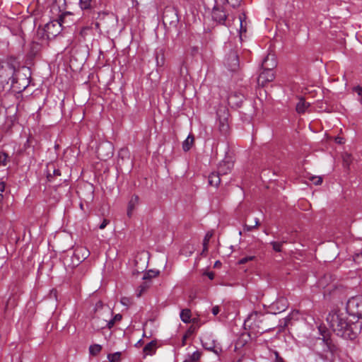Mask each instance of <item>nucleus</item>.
I'll list each match as a JSON object with an SVG mask.
<instances>
[{
	"instance_id": "f257e3e1",
	"label": "nucleus",
	"mask_w": 362,
	"mask_h": 362,
	"mask_svg": "<svg viewBox=\"0 0 362 362\" xmlns=\"http://www.w3.org/2000/svg\"><path fill=\"white\" fill-rule=\"evenodd\" d=\"M327 321L332 331L345 339H354L361 330V325L349 320L346 314L341 313H329Z\"/></svg>"
},
{
	"instance_id": "f03ea898",
	"label": "nucleus",
	"mask_w": 362,
	"mask_h": 362,
	"mask_svg": "<svg viewBox=\"0 0 362 362\" xmlns=\"http://www.w3.org/2000/svg\"><path fill=\"white\" fill-rule=\"evenodd\" d=\"M264 69L259 74L257 82L259 85L264 86L267 83L274 79L273 69L276 66V62L274 55H267L262 62Z\"/></svg>"
},
{
	"instance_id": "7ed1b4c3",
	"label": "nucleus",
	"mask_w": 362,
	"mask_h": 362,
	"mask_svg": "<svg viewBox=\"0 0 362 362\" xmlns=\"http://www.w3.org/2000/svg\"><path fill=\"white\" fill-rule=\"evenodd\" d=\"M322 337L323 338L321 341V345L322 346L321 358L327 360H334L336 356H339V349L331 339L327 338L324 334H322Z\"/></svg>"
},
{
	"instance_id": "20e7f679",
	"label": "nucleus",
	"mask_w": 362,
	"mask_h": 362,
	"mask_svg": "<svg viewBox=\"0 0 362 362\" xmlns=\"http://www.w3.org/2000/svg\"><path fill=\"white\" fill-rule=\"evenodd\" d=\"M15 68L9 63H0V81L6 83L11 81L13 86L16 81L14 77Z\"/></svg>"
},
{
	"instance_id": "39448f33",
	"label": "nucleus",
	"mask_w": 362,
	"mask_h": 362,
	"mask_svg": "<svg viewBox=\"0 0 362 362\" xmlns=\"http://www.w3.org/2000/svg\"><path fill=\"white\" fill-rule=\"evenodd\" d=\"M346 310L350 315L362 317V297L355 296L346 303Z\"/></svg>"
},
{
	"instance_id": "423d86ee",
	"label": "nucleus",
	"mask_w": 362,
	"mask_h": 362,
	"mask_svg": "<svg viewBox=\"0 0 362 362\" xmlns=\"http://www.w3.org/2000/svg\"><path fill=\"white\" fill-rule=\"evenodd\" d=\"M71 14L69 13H65L60 16L59 20L52 21L46 24L45 30L48 33L52 35H56L57 33H59V28L67 23L66 18L69 17Z\"/></svg>"
},
{
	"instance_id": "0eeeda50",
	"label": "nucleus",
	"mask_w": 362,
	"mask_h": 362,
	"mask_svg": "<svg viewBox=\"0 0 362 362\" xmlns=\"http://www.w3.org/2000/svg\"><path fill=\"white\" fill-rule=\"evenodd\" d=\"M262 315L258 312H252L247 318L245 320V326L249 327L250 329L255 330L257 328H259V323L262 322L261 317Z\"/></svg>"
},
{
	"instance_id": "6e6552de",
	"label": "nucleus",
	"mask_w": 362,
	"mask_h": 362,
	"mask_svg": "<svg viewBox=\"0 0 362 362\" xmlns=\"http://www.w3.org/2000/svg\"><path fill=\"white\" fill-rule=\"evenodd\" d=\"M244 98V95L240 93H232L228 98V104L232 107H240L243 103Z\"/></svg>"
},
{
	"instance_id": "1a4fd4ad",
	"label": "nucleus",
	"mask_w": 362,
	"mask_h": 362,
	"mask_svg": "<svg viewBox=\"0 0 362 362\" xmlns=\"http://www.w3.org/2000/svg\"><path fill=\"white\" fill-rule=\"evenodd\" d=\"M233 168V163L229 160H224L219 163L217 172L221 175H227L230 173Z\"/></svg>"
},
{
	"instance_id": "9d476101",
	"label": "nucleus",
	"mask_w": 362,
	"mask_h": 362,
	"mask_svg": "<svg viewBox=\"0 0 362 362\" xmlns=\"http://www.w3.org/2000/svg\"><path fill=\"white\" fill-rule=\"evenodd\" d=\"M218 6L219 5L216 4L212 11V18L219 23L224 24L226 20V14L223 10L220 9Z\"/></svg>"
},
{
	"instance_id": "9b49d317",
	"label": "nucleus",
	"mask_w": 362,
	"mask_h": 362,
	"mask_svg": "<svg viewBox=\"0 0 362 362\" xmlns=\"http://www.w3.org/2000/svg\"><path fill=\"white\" fill-rule=\"evenodd\" d=\"M269 308L274 313L283 312L287 308L286 300L284 298H279L276 302L273 303Z\"/></svg>"
},
{
	"instance_id": "f8f14e48",
	"label": "nucleus",
	"mask_w": 362,
	"mask_h": 362,
	"mask_svg": "<svg viewBox=\"0 0 362 362\" xmlns=\"http://www.w3.org/2000/svg\"><path fill=\"white\" fill-rule=\"evenodd\" d=\"M91 325L94 329L99 331L107 327V320L100 319L99 317H95L92 320Z\"/></svg>"
},
{
	"instance_id": "ddd939ff",
	"label": "nucleus",
	"mask_w": 362,
	"mask_h": 362,
	"mask_svg": "<svg viewBox=\"0 0 362 362\" xmlns=\"http://www.w3.org/2000/svg\"><path fill=\"white\" fill-rule=\"evenodd\" d=\"M228 60L230 62L227 63V65L230 70L235 71L238 66V55L235 52H231L229 55Z\"/></svg>"
},
{
	"instance_id": "4468645a",
	"label": "nucleus",
	"mask_w": 362,
	"mask_h": 362,
	"mask_svg": "<svg viewBox=\"0 0 362 362\" xmlns=\"http://www.w3.org/2000/svg\"><path fill=\"white\" fill-rule=\"evenodd\" d=\"M221 176L217 171L211 173L209 176V184L214 187H218L221 183Z\"/></svg>"
},
{
	"instance_id": "2eb2a0df",
	"label": "nucleus",
	"mask_w": 362,
	"mask_h": 362,
	"mask_svg": "<svg viewBox=\"0 0 362 362\" xmlns=\"http://www.w3.org/2000/svg\"><path fill=\"white\" fill-rule=\"evenodd\" d=\"M139 203V197L136 195H133L128 204V208H127V216L129 217L132 216V212L134 209H135L136 206Z\"/></svg>"
},
{
	"instance_id": "dca6fc26",
	"label": "nucleus",
	"mask_w": 362,
	"mask_h": 362,
	"mask_svg": "<svg viewBox=\"0 0 362 362\" xmlns=\"http://www.w3.org/2000/svg\"><path fill=\"white\" fill-rule=\"evenodd\" d=\"M156 341H151L144 347L143 352L145 356L153 355V354L156 353Z\"/></svg>"
},
{
	"instance_id": "f3484780",
	"label": "nucleus",
	"mask_w": 362,
	"mask_h": 362,
	"mask_svg": "<svg viewBox=\"0 0 362 362\" xmlns=\"http://www.w3.org/2000/svg\"><path fill=\"white\" fill-rule=\"evenodd\" d=\"M194 142V137L192 134H189L187 139L182 143V149L184 151H188Z\"/></svg>"
},
{
	"instance_id": "a211bd4d",
	"label": "nucleus",
	"mask_w": 362,
	"mask_h": 362,
	"mask_svg": "<svg viewBox=\"0 0 362 362\" xmlns=\"http://www.w3.org/2000/svg\"><path fill=\"white\" fill-rule=\"evenodd\" d=\"M309 105L310 104L308 103H306L303 98H301L296 104V111L300 114L304 113Z\"/></svg>"
},
{
	"instance_id": "6ab92c4d",
	"label": "nucleus",
	"mask_w": 362,
	"mask_h": 362,
	"mask_svg": "<svg viewBox=\"0 0 362 362\" xmlns=\"http://www.w3.org/2000/svg\"><path fill=\"white\" fill-rule=\"evenodd\" d=\"M203 346L205 347L206 349L212 351L214 353H215L216 355H219L220 353L222 351V349L219 346H216L214 343L208 344L207 342H204L202 341Z\"/></svg>"
},
{
	"instance_id": "aec40b11",
	"label": "nucleus",
	"mask_w": 362,
	"mask_h": 362,
	"mask_svg": "<svg viewBox=\"0 0 362 362\" xmlns=\"http://www.w3.org/2000/svg\"><path fill=\"white\" fill-rule=\"evenodd\" d=\"M215 2L217 5L223 4L226 2L233 8H236L240 6L241 0H215Z\"/></svg>"
},
{
	"instance_id": "412c9836",
	"label": "nucleus",
	"mask_w": 362,
	"mask_h": 362,
	"mask_svg": "<svg viewBox=\"0 0 362 362\" xmlns=\"http://www.w3.org/2000/svg\"><path fill=\"white\" fill-rule=\"evenodd\" d=\"M102 351V346L98 344L90 345L89 347V354L93 356H96Z\"/></svg>"
},
{
	"instance_id": "4be33fe9",
	"label": "nucleus",
	"mask_w": 362,
	"mask_h": 362,
	"mask_svg": "<svg viewBox=\"0 0 362 362\" xmlns=\"http://www.w3.org/2000/svg\"><path fill=\"white\" fill-rule=\"evenodd\" d=\"M191 311L189 309H183L180 313V318L185 323L190 322Z\"/></svg>"
},
{
	"instance_id": "5701e85b",
	"label": "nucleus",
	"mask_w": 362,
	"mask_h": 362,
	"mask_svg": "<svg viewBox=\"0 0 362 362\" xmlns=\"http://www.w3.org/2000/svg\"><path fill=\"white\" fill-rule=\"evenodd\" d=\"M213 236V232L211 231H209L206 233L204 238V240H203V251H202V253L205 252H207L208 250V245H209V240L211 238V237Z\"/></svg>"
},
{
	"instance_id": "b1692460",
	"label": "nucleus",
	"mask_w": 362,
	"mask_h": 362,
	"mask_svg": "<svg viewBox=\"0 0 362 362\" xmlns=\"http://www.w3.org/2000/svg\"><path fill=\"white\" fill-rule=\"evenodd\" d=\"M169 13H172L173 15V18L175 20V21H177V16L173 8H165L164 13H163V18L165 20H168Z\"/></svg>"
},
{
	"instance_id": "393cba45",
	"label": "nucleus",
	"mask_w": 362,
	"mask_h": 362,
	"mask_svg": "<svg viewBox=\"0 0 362 362\" xmlns=\"http://www.w3.org/2000/svg\"><path fill=\"white\" fill-rule=\"evenodd\" d=\"M121 357L120 352H115L107 355V358L110 362H119Z\"/></svg>"
},
{
	"instance_id": "a878e982",
	"label": "nucleus",
	"mask_w": 362,
	"mask_h": 362,
	"mask_svg": "<svg viewBox=\"0 0 362 362\" xmlns=\"http://www.w3.org/2000/svg\"><path fill=\"white\" fill-rule=\"evenodd\" d=\"M92 0H80L79 4L82 10L90 9L91 8Z\"/></svg>"
},
{
	"instance_id": "bb28decb",
	"label": "nucleus",
	"mask_w": 362,
	"mask_h": 362,
	"mask_svg": "<svg viewBox=\"0 0 362 362\" xmlns=\"http://www.w3.org/2000/svg\"><path fill=\"white\" fill-rule=\"evenodd\" d=\"M286 241H282V242H275V241H273L271 243V245H272V247H273V250L276 252H281V247L284 245V243H286Z\"/></svg>"
},
{
	"instance_id": "cd10ccee",
	"label": "nucleus",
	"mask_w": 362,
	"mask_h": 362,
	"mask_svg": "<svg viewBox=\"0 0 362 362\" xmlns=\"http://www.w3.org/2000/svg\"><path fill=\"white\" fill-rule=\"evenodd\" d=\"M228 129V124L227 123L226 119L224 118L223 119H220V125H219V129L221 132L226 133L227 132Z\"/></svg>"
},
{
	"instance_id": "c85d7f7f",
	"label": "nucleus",
	"mask_w": 362,
	"mask_h": 362,
	"mask_svg": "<svg viewBox=\"0 0 362 362\" xmlns=\"http://www.w3.org/2000/svg\"><path fill=\"white\" fill-rule=\"evenodd\" d=\"M8 160V155L4 152H0V166H6Z\"/></svg>"
},
{
	"instance_id": "c756f323",
	"label": "nucleus",
	"mask_w": 362,
	"mask_h": 362,
	"mask_svg": "<svg viewBox=\"0 0 362 362\" xmlns=\"http://www.w3.org/2000/svg\"><path fill=\"white\" fill-rule=\"evenodd\" d=\"M308 179L315 185H320L322 182V178L320 176H310Z\"/></svg>"
},
{
	"instance_id": "7c9ffc66",
	"label": "nucleus",
	"mask_w": 362,
	"mask_h": 362,
	"mask_svg": "<svg viewBox=\"0 0 362 362\" xmlns=\"http://www.w3.org/2000/svg\"><path fill=\"white\" fill-rule=\"evenodd\" d=\"M159 274L158 271L149 270L143 277L144 279H151L156 277Z\"/></svg>"
},
{
	"instance_id": "2f4dec72",
	"label": "nucleus",
	"mask_w": 362,
	"mask_h": 362,
	"mask_svg": "<svg viewBox=\"0 0 362 362\" xmlns=\"http://www.w3.org/2000/svg\"><path fill=\"white\" fill-rule=\"evenodd\" d=\"M75 252H76V255H78L80 253H81V254H82V257H83V259H86V258L88 256V255H89L88 251V250H86V249H84V248H82V247H81V248H77V249L75 250Z\"/></svg>"
},
{
	"instance_id": "473e14b6",
	"label": "nucleus",
	"mask_w": 362,
	"mask_h": 362,
	"mask_svg": "<svg viewBox=\"0 0 362 362\" xmlns=\"http://www.w3.org/2000/svg\"><path fill=\"white\" fill-rule=\"evenodd\" d=\"M61 175V171L59 169H53V173L51 174L50 172H48L47 174V179L49 182L52 181L53 176H60Z\"/></svg>"
},
{
	"instance_id": "72a5a7b5",
	"label": "nucleus",
	"mask_w": 362,
	"mask_h": 362,
	"mask_svg": "<svg viewBox=\"0 0 362 362\" xmlns=\"http://www.w3.org/2000/svg\"><path fill=\"white\" fill-rule=\"evenodd\" d=\"M201 357V353L198 351H194L192 355H190L189 358L191 362L197 361Z\"/></svg>"
},
{
	"instance_id": "f704fd0d",
	"label": "nucleus",
	"mask_w": 362,
	"mask_h": 362,
	"mask_svg": "<svg viewBox=\"0 0 362 362\" xmlns=\"http://www.w3.org/2000/svg\"><path fill=\"white\" fill-rule=\"evenodd\" d=\"M353 90L356 92L358 96L361 97L359 99L360 103L362 104V87L357 86L354 88Z\"/></svg>"
},
{
	"instance_id": "c9c22d12",
	"label": "nucleus",
	"mask_w": 362,
	"mask_h": 362,
	"mask_svg": "<svg viewBox=\"0 0 362 362\" xmlns=\"http://www.w3.org/2000/svg\"><path fill=\"white\" fill-rule=\"evenodd\" d=\"M254 258H255V256H249V257H243L239 260L238 263L240 264H243L249 261L254 259Z\"/></svg>"
},
{
	"instance_id": "e433bc0d",
	"label": "nucleus",
	"mask_w": 362,
	"mask_h": 362,
	"mask_svg": "<svg viewBox=\"0 0 362 362\" xmlns=\"http://www.w3.org/2000/svg\"><path fill=\"white\" fill-rule=\"evenodd\" d=\"M361 259H362V250L360 253H356L354 256V260L357 262L360 263Z\"/></svg>"
},
{
	"instance_id": "4c0bfd02",
	"label": "nucleus",
	"mask_w": 362,
	"mask_h": 362,
	"mask_svg": "<svg viewBox=\"0 0 362 362\" xmlns=\"http://www.w3.org/2000/svg\"><path fill=\"white\" fill-rule=\"evenodd\" d=\"M274 355L275 360L274 362H284V358L281 356H280L279 354L277 351L274 352Z\"/></svg>"
},
{
	"instance_id": "58836bf2",
	"label": "nucleus",
	"mask_w": 362,
	"mask_h": 362,
	"mask_svg": "<svg viewBox=\"0 0 362 362\" xmlns=\"http://www.w3.org/2000/svg\"><path fill=\"white\" fill-rule=\"evenodd\" d=\"M110 223V221L107 219H103V222L100 224L99 228L104 229Z\"/></svg>"
},
{
	"instance_id": "ea45409f",
	"label": "nucleus",
	"mask_w": 362,
	"mask_h": 362,
	"mask_svg": "<svg viewBox=\"0 0 362 362\" xmlns=\"http://www.w3.org/2000/svg\"><path fill=\"white\" fill-rule=\"evenodd\" d=\"M211 312H212L214 315H218L219 313V312H220L219 306H218V305L214 306L212 308V309H211Z\"/></svg>"
},
{
	"instance_id": "a19ab883",
	"label": "nucleus",
	"mask_w": 362,
	"mask_h": 362,
	"mask_svg": "<svg viewBox=\"0 0 362 362\" xmlns=\"http://www.w3.org/2000/svg\"><path fill=\"white\" fill-rule=\"evenodd\" d=\"M239 21H240V32L241 34L243 32H246V28H243V18L241 16L239 18Z\"/></svg>"
},
{
	"instance_id": "79ce46f5",
	"label": "nucleus",
	"mask_w": 362,
	"mask_h": 362,
	"mask_svg": "<svg viewBox=\"0 0 362 362\" xmlns=\"http://www.w3.org/2000/svg\"><path fill=\"white\" fill-rule=\"evenodd\" d=\"M121 303L124 305L127 306L130 303V300L127 298H122L121 299Z\"/></svg>"
},
{
	"instance_id": "37998d69",
	"label": "nucleus",
	"mask_w": 362,
	"mask_h": 362,
	"mask_svg": "<svg viewBox=\"0 0 362 362\" xmlns=\"http://www.w3.org/2000/svg\"><path fill=\"white\" fill-rule=\"evenodd\" d=\"M350 160H351V156H350V155H349V154H346V155L344 156V163H346V165H349Z\"/></svg>"
},
{
	"instance_id": "c03bdc74",
	"label": "nucleus",
	"mask_w": 362,
	"mask_h": 362,
	"mask_svg": "<svg viewBox=\"0 0 362 362\" xmlns=\"http://www.w3.org/2000/svg\"><path fill=\"white\" fill-rule=\"evenodd\" d=\"M115 325L114 320H107V327L111 328Z\"/></svg>"
},
{
	"instance_id": "a18cd8bd",
	"label": "nucleus",
	"mask_w": 362,
	"mask_h": 362,
	"mask_svg": "<svg viewBox=\"0 0 362 362\" xmlns=\"http://www.w3.org/2000/svg\"><path fill=\"white\" fill-rule=\"evenodd\" d=\"M256 226H255V225L254 226L245 225V230H247V231H251Z\"/></svg>"
},
{
	"instance_id": "49530a36",
	"label": "nucleus",
	"mask_w": 362,
	"mask_h": 362,
	"mask_svg": "<svg viewBox=\"0 0 362 362\" xmlns=\"http://www.w3.org/2000/svg\"><path fill=\"white\" fill-rule=\"evenodd\" d=\"M122 319V315H119V314H117L113 318L112 320H114V322H117V321H119L121 320Z\"/></svg>"
},
{
	"instance_id": "de8ad7c7",
	"label": "nucleus",
	"mask_w": 362,
	"mask_h": 362,
	"mask_svg": "<svg viewBox=\"0 0 362 362\" xmlns=\"http://www.w3.org/2000/svg\"><path fill=\"white\" fill-rule=\"evenodd\" d=\"M206 275L211 279H214V272H206Z\"/></svg>"
},
{
	"instance_id": "09e8293b",
	"label": "nucleus",
	"mask_w": 362,
	"mask_h": 362,
	"mask_svg": "<svg viewBox=\"0 0 362 362\" xmlns=\"http://www.w3.org/2000/svg\"><path fill=\"white\" fill-rule=\"evenodd\" d=\"M108 16V14H107V13H98V18H99V19H103V18H104L105 16Z\"/></svg>"
},
{
	"instance_id": "8fccbe9b",
	"label": "nucleus",
	"mask_w": 362,
	"mask_h": 362,
	"mask_svg": "<svg viewBox=\"0 0 362 362\" xmlns=\"http://www.w3.org/2000/svg\"><path fill=\"white\" fill-rule=\"evenodd\" d=\"M105 146L110 150V152L107 153V156L112 155V148L111 144H107Z\"/></svg>"
},
{
	"instance_id": "3c124183",
	"label": "nucleus",
	"mask_w": 362,
	"mask_h": 362,
	"mask_svg": "<svg viewBox=\"0 0 362 362\" xmlns=\"http://www.w3.org/2000/svg\"><path fill=\"white\" fill-rule=\"evenodd\" d=\"M5 189V183L4 182H0V191L1 192H3Z\"/></svg>"
},
{
	"instance_id": "603ef678",
	"label": "nucleus",
	"mask_w": 362,
	"mask_h": 362,
	"mask_svg": "<svg viewBox=\"0 0 362 362\" xmlns=\"http://www.w3.org/2000/svg\"><path fill=\"white\" fill-rule=\"evenodd\" d=\"M88 30H89V28H88V27L83 28L81 31V35H83L86 33V31Z\"/></svg>"
},
{
	"instance_id": "864d4df0",
	"label": "nucleus",
	"mask_w": 362,
	"mask_h": 362,
	"mask_svg": "<svg viewBox=\"0 0 362 362\" xmlns=\"http://www.w3.org/2000/svg\"><path fill=\"white\" fill-rule=\"evenodd\" d=\"M3 199H4V195L2 194V193H0V210L1 209V204L3 202Z\"/></svg>"
},
{
	"instance_id": "5fc2aeb1",
	"label": "nucleus",
	"mask_w": 362,
	"mask_h": 362,
	"mask_svg": "<svg viewBox=\"0 0 362 362\" xmlns=\"http://www.w3.org/2000/svg\"><path fill=\"white\" fill-rule=\"evenodd\" d=\"M187 334H185V335L183 337V338H182V346H185V341H186V339H187Z\"/></svg>"
},
{
	"instance_id": "6e6d98bb",
	"label": "nucleus",
	"mask_w": 362,
	"mask_h": 362,
	"mask_svg": "<svg viewBox=\"0 0 362 362\" xmlns=\"http://www.w3.org/2000/svg\"><path fill=\"white\" fill-rule=\"evenodd\" d=\"M336 141H337V143H339V144H342V143H344V141H343V139H342V138H340V137L337 138V139H336Z\"/></svg>"
},
{
	"instance_id": "4d7b16f0",
	"label": "nucleus",
	"mask_w": 362,
	"mask_h": 362,
	"mask_svg": "<svg viewBox=\"0 0 362 362\" xmlns=\"http://www.w3.org/2000/svg\"><path fill=\"white\" fill-rule=\"evenodd\" d=\"M4 107L1 105V104L0 103V115H2V113L4 112Z\"/></svg>"
},
{
	"instance_id": "13d9d810",
	"label": "nucleus",
	"mask_w": 362,
	"mask_h": 362,
	"mask_svg": "<svg viewBox=\"0 0 362 362\" xmlns=\"http://www.w3.org/2000/svg\"><path fill=\"white\" fill-rule=\"evenodd\" d=\"M259 219L257 218H256L255 220V226L257 227V226H259Z\"/></svg>"
},
{
	"instance_id": "bf43d9fd",
	"label": "nucleus",
	"mask_w": 362,
	"mask_h": 362,
	"mask_svg": "<svg viewBox=\"0 0 362 362\" xmlns=\"http://www.w3.org/2000/svg\"><path fill=\"white\" fill-rule=\"evenodd\" d=\"M99 26H100V23H99L98 22H96V23H95V27H96L97 28H99Z\"/></svg>"
},
{
	"instance_id": "052dcab7",
	"label": "nucleus",
	"mask_w": 362,
	"mask_h": 362,
	"mask_svg": "<svg viewBox=\"0 0 362 362\" xmlns=\"http://www.w3.org/2000/svg\"><path fill=\"white\" fill-rule=\"evenodd\" d=\"M146 288V286H141V290H144Z\"/></svg>"
},
{
	"instance_id": "680f3d73",
	"label": "nucleus",
	"mask_w": 362,
	"mask_h": 362,
	"mask_svg": "<svg viewBox=\"0 0 362 362\" xmlns=\"http://www.w3.org/2000/svg\"><path fill=\"white\" fill-rule=\"evenodd\" d=\"M105 146H100V148H99V150H100L102 148H105Z\"/></svg>"
},
{
	"instance_id": "e2e57ef3",
	"label": "nucleus",
	"mask_w": 362,
	"mask_h": 362,
	"mask_svg": "<svg viewBox=\"0 0 362 362\" xmlns=\"http://www.w3.org/2000/svg\"><path fill=\"white\" fill-rule=\"evenodd\" d=\"M219 263H220L219 262H216L215 265H218Z\"/></svg>"
},
{
	"instance_id": "0e129e2a",
	"label": "nucleus",
	"mask_w": 362,
	"mask_h": 362,
	"mask_svg": "<svg viewBox=\"0 0 362 362\" xmlns=\"http://www.w3.org/2000/svg\"><path fill=\"white\" fill-rule=\"evenodd\" d=\"M183 362H189V361L186 360V361H184Z\"/></svg>"
}]
</instances>
